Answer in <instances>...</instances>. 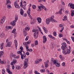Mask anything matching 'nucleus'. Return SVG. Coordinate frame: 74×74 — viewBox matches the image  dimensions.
Here are the masks:
<instances>
[{
    "mask_svg": "<svg viewBox=\"0 0 74 74\" xmlns=\"http://www.w3.org/2000/svg\"><path fill=\"white\" fill-rule=\"evenodd\" d=\"M43 43L44 44L45 43V42L47 41V37H46V36H43Z\"/></svg>",
    "mask_w": 74,
    "mask_h": 74,
    "instance_id": "obj_11",
    "label": "nucleus"
},
{
    "mask_svg": "<svg viewBox=\"0 0 74 74\" xmlns=\"http://www.w3.org/2000/svg\"><path fill=\"white\" fill-rule=\"evenodd\" d=\"M12 62H13V63H14V64H15V63H16V61L15 60H14L13 61H12Z\"/></svg>",
    "mask_w": 74,
    "mask_h": 74,
    "instance_id": "obj_49",
    "label": "nucleus"
},
{
    "mask_svg": "<svg viewBox=\"0 0 74 74\" xmlns=\"http://www.w3.org/2000/svg\"><path fill=\"white\" fill-rule=\"evenodd\" d=\"M60 58L61 59V60H62L63 58H62V55H60Z\"/></svg>",
    "mask_w": 74,
    "mask_h": 74,
    "instance_id": "obj_47",
    "label": "nucleus"
},
{
    "mask_svg": "<svg viewBox=\"0 0 74 74\" xmlns=\"http://www.w3.org/2000/svg\"><path fill=\"white\" fill-rule=\"evenodd\" d=\"M62 65L64 67V66H66V65H65V62H63V63L62 64Z\"/></svg>",
    "mask_w": 74,
    "mask_h": 74,
    "instance_id": "obj_44",
    "label": "nucleus"
},
{
    "mask_svg": "<svg viewBox=\"0 0 74 74\" xmlns=\"http://www.w3.org/2000/svg\"><path fill=\"white\" fill-rule=\"evenodd\" d=\"M40 71L41 73H42V72H45V69H41Z\"/></svg>",
    "mask_w": 74,
    "mask_h": 74,
    "instance_id": "obj_41",
    "label": "nucleus"
},
{
    "mask_svg": "<svg viewBox=\"0 0 74 74\" xmlns=\"http://www.w3.org/2000/svg\"><path fill=\"white\" fill-rule=\"evenodd\" d=\"M28 51H29V52H32L33 51V49H28Z\"/></svg>",
    "mask_w": 74,
    "mask_h": 74,
    "instance_id": "obj_43",
    "label": "nucleus"
},
{
    "mask_svg": "<svg viewBox=\"0 0 74 74\" xmlns=\"http://www.w3.org/2000/svg\"><path fill=\"white\" fill-rule=\"evenodd\" d=\"M32 8L33 9L35 10V9H36V6L34 5H32Z\"/></svg>",
    "mask_w": 74,
    "mask_h": 74,
    "instance_id": "obj_36",
    "label": "nucleus"
},
{
    "mask_svg": "<svg viewBox=\"0 0 74 74\" xmlns=\"http://www.w3.org/2000/svg\"><path fill=\"white\" fill-rule=\"evenodd\" d=\"M5 69H3L2 70V74H4L5 73Z\"/></svg>",
    "mask_w": 74,
    "mask_h": 74,
    "instance_id": "obj_34",
    "label": "nucleus"
},
{
    "mask_svg": "<svg viewBox=\"0 0 74 74\" xmlns=\"http://www.w3.org/2000/svg\"><path fill=\"white\" fill-rule=\"evenodd\" d=\"M16 68L17 70H20L21 69V67L20 66H17Z\"/></svg>",
    "mask_w": 74,
    "mask_h": 74,
    "instance_id": "obj_33",
    "label": "nucleus"
},
{
    "mask_svg": "<svg viewBox=\"0 0 74 74\" xmlns=\"http://www.w3.org/2000/svg\"><path fill=\"white\" fill-rule=\"evenodd\" d=\"M14 43L15 44V46H16V45L18 46V42H17V41H16V40H14Z\"/></svg>",
    "mask_w": 74,
    "mask_h": 74,
    "instance_id": "obj_32",
    "label": "nucleus"
},
{
    "mask_svg": "<svg viewBox=\"0 0 74 74\" xmlns=\"http://www.w3.org/2000/svg\"><path fill=\"white\" fill-rule=\"evenodd\" d=\"M25 47H26V49H27V52H29V51H28V49H29V45H26Z\"/></svg>",
    "mask_w": 74,
    "mask_h": 74,
    "instance_id": "obj_24",
    "label": "nucleus"
},
{
    "mask_svg": "<svg viewBox=\"0 0 74 74\" xmlns=\"http://www.w3.org/2000/svg\"><path fill=\"white\" fill-rule=\"evenodd\" d=\"M71 16H73L74 15V13H71Z\"/></svg>",
    "mask_w": 74,
    "mask_h": 74,
    "instance_id": "obj_56",
    "label": "nucleus"
},
{
    "mask_svg": "<svg viewBox=\"0 0 74 74\" xmlns=\"http://www.w3.org/2000/svg\"><path fill=\"white\" fill-rule=\"evenodd\" d=\"M63 35L62 34H59V37H63Z\"/></svg>",
    "mask_w": 74,
    "mask_h": 74,
    "instance_id": "obj_46",
    "label": "nucleus"
},
{
    "mask_svg": "<svg viewBox=\"0 0 74 74\" xmlns=\"http://www.w3.org/2000/svg\"><path fill=\"white\" fill-rule=\"evenodd\" d=\"M22 1H23L22 0L21 1V2L20 7H23L24 10H26V4H25L23 5V3H22Z\"/></svg>",
    "mask_w": 74,
    "mask_h": 74,
    "instance_id": "obj_6",
    "label": "nucleus"
},
{
    "mask_svg": "<svg viewBox=\"0 0 74 74\" xmlns=\"http://www.w3.org/2000/svg\"><path fill=\"white\" fill-rule=\"evenodd\" d=\"M59 26L60 27H63V25H62V24H60L59 25Z\"/></svg>",
    "mask_w": 74,
    "mask_h": 74,
    "instance_id": "obj_61",
    "label": "nucleus"
},
{
    "mask_svg": "<svg viewBox=\"0 0 74 74\" xmlns=\"http://www.w3.org/2000/svg\"><path fill=\"white\" fill-rule=\"evenodd\" d=\"M23 34H27L26 31V30H24L23 31Z\"/></svg>",
    "mask_w": 74,
    "mask_h": 74,
    "instance_id": "obj_48",
    "label": "nucleus"
},
{
    "mask_svg": "<svg viewBox=\"0 0 74 74\" xmlns=\"http://www.w3.org/2000/svg\"><path fill=\"white\" fill-rule=\"evenodd\" d=\"M62 10H63V9H61L60 10L59 12H58V13H59V14L61 15L62 14Z\"/></svg>",
    "mask_w": 74,
    "mask_h": 74,
    "instance_id": "obj_27",
    "label": "nucleus"
},
{
    "mask_svg": "<svg viewBox=\"0 0 74 74\" xmlns=\"http://www.w3.org/2000/svg\"><path fill=\"white\" fill-rule=\"evenodd\" d=\"M23 44L24 45H25V46H26V45H27L26 44V42H24L23 43Z\"/></svg>",
    "mask_w": 74,
    "mask_h": 74,
    "instance_id": "obj_55",
    "label": "nucleus"
},
{
    "mask_svg": "<svg viewBox=\"0 0 74 74\" xmlns=\"http://www.w3.org/2000/svg\"><path fill=\"white\" fill-rule=\"evenodd\" d=\"M34 23H35V22H34V21L33 22L32 21V22H30L31 24H34Z\"/></svg>",
    "mask_w": 74,
    "mask_h": 74,
    "instance_id": "obj_54",
    "label": "nucleus"
},
{
    "mask_svg": "<svg viewBox=\"0 0 74 74\" xmlns=\"http://www.w3.org/2000/svg\"><path fill=\"white\" fill-rule=\"evenodd\" d=\"M25 30L28 31L30 30V28L29 27H26L25 28Z\"/></svg>",
    "mask_w": 74,
    "mask_h": 74,
    "instance_id": "obj_35",
    "label": "nucleus"
},
{
    "mask_svg": "<svg viewBox=\"0 0 74 74\" xmlns=\"http://www.w3.org/2000/svg\"><path fill=\"white\" fill-rule=\"evenodd\" d=\"M62 45L61 49L63 50V53H65L66 54H69L71 52L70 49H71L70 46H69V49H68L67 45L64 42L62 44Z\"/></svg>",
    "mask_w": 74,
    "mask_h": 74,
    "instance_id": "obj_1",
    "label": "nucleus"
},
{
    "mask_svg": "<svg viewBox=\"0 0 74 74\" xmlns=\"http://www.w3.org/2000/svg\"><path fill=\"white\" fill-rule=\"evenodd\" d=\"M34 34H35L34 35H38V33L35 32Z\"/></svg>",
    "mask_w": 74,
    "mask_h": 74,
    "instance_id": "obj_64",
    "label": "nucleus"
},
{
    "mask_svg": "<svg viewBox=\"0 0 74 74\" xmlns=\"http://www.w3.org/2000/svg\"><path fill=\"white\" fill-rule=\"evenodd\" d=\"M4 20H5V19L4 18H3L1 20V24H3V23H4Z\"/></svg>",
    "mask_w": 74,
    "mask_h": 74,
    "instance_id": "obj_17",
    "label": "nucleus"
},
{
    "mask_svg": "<svg viewBox=\"0 0 74 74\" xmlns=\"http://www.w3.org/2000/svg\"><path fill=\"white\" fill-rule=\"evenodd\" d=\"M12 57H13V58H16V57H17V56H16V55H13L12 56Z\"/></svg>",
    "mask_w": 74,
    "mask_h": 74,
    "instance_id": "obj_45",
    "label": "nucleus"
},
{
    "mask_svg": "<svg viewBox=\"0 0 74 74\" xmlns=\"http://www.w3.org/2000/svg\"><path fill=\"white\" fill-rule=\"evenodd\" d=\"M67 16H64V19H67Z\"/></svg>",
    "mask_w": 74,
    "mask_h": 74,
    "instance_id": "obj_62",
    "label": "nucleus"
},
{
    "mask_svg": "<svg viewBox=\"0 0 74 74\" xmlns=\"http://www.w3.org/2000/svg\"><path fill=\"white\" fill-rule=\"evenodd\" d=\"M11 42H9L7 44V45H6V47H10L11 46Z\"/></svg>",
    "mask_w": 74,
    "mask_h": 74,
    "instance_id": "obj_12",
    "label": "nucleus"
},
{
    "mask_svg": "<svg viewBox=\"0 0 74 74\" xmlns=\"http://www.w3.org/2000/svg\"><path fill=\"white\" fill-rule=\"evenodd\" d=\"M35 45H38V41L37 40L35 41Z\"/></svg>",
    "mask_w": 74,
    "mask_h": 74,
    "instance_id": "obj_40",
    "label": "nucleus"
},
{
    "mask_svg": "<svg viewBox=\"0 0 74 74\" xmlns=\"http://www.w3.org/2000/svg\"><path fill=\"white\" fill-rule=\"evenodd\" d=\"M23 55H22V53H20V55H21V59L23 60V59H25L26 58V53H25V52L24 51H23Z\"/></svg>",
    "mask_w": 74,
    "mask_h": 74,
    "instance_id": "obj_5",
    "label": "nucleus"
},
{
    "mask_svg": "<svg viewBox=\"0 0 74 74\" xmlns=\"http://www.w3.org/2000/svg\"><path fill=\"white\" fill-rule=\"evenodd\" d=\"M4 44V43H2L1 44V49H3V45Z\"/></svg>",
    "mask_w": 74,
    "mask_h": 74,
    "instance_id": "obj_29",
    "label": "nucleus"
},
{
    "mask_svg": "<svg viewBox=\"0 0 74 74\" xmlns=\"http://www.w3.org/2000/svg\"><path fill=\"white\" fill-rule=\"evenodd\" d=\"M48 36L49 37V38H52L53 40H55L56 39L55 38L52 37V36L51 35H49Z\"/></svg>",
    "mask_w": 74,
    "mask_h": 74,
    "instance_id": "obj_22",
    "label": "nucleus"
},
{
    "mask_svg": "<svg viewBox=\"0 0 74 74\" xmlns=\"http://www.w3.org/2000/svg\"><path fill=\"white\" fill-rule=\"evenodd\" d=\"M71 38H72V40H73V41L74 42V37H71Z\"/></svg>",
    "mask_w": 74,
    "mask_h": 74,
    "instance_id": "obj_52",
    "label": "nucleus"
},
{
    "mask_svg": "<svg viewBox=\"0 0 74 74\" xmlns=\"http://www.w3.org/2000/svg\"><path fill=\"white\" fill-rule=\"evenodd\" d=\"M15 20L12 21L11 23V25H12V26H15V25L16 24V22L18 21V16H15Z\"/></svg>",
    "mask_w": 74,
    "mask_h": 74,
    "instance_id": "obj_4",
    "label": "nucleus"
},
{
    "mask_svg": "<svg viewBox=\"0 0 74 74\" xmlns=\"http://www.w3.org/2000/svg\"><path fill=\"white\" fill-rule=\"evenodd\" d=\"M38 8L39 10H38L37 11H41V8H42L41 7V5L40 6H38Z\"/></svg>",
    "mask_w": 74,
    "mask_h": 74,
    "instance_id": "obj_25",
    "label": "nucleus"
},
{
    "mask_svg": "<svg viewBox=\"0 0 74 74\" xmlns=\"http://www.w3.org/2000/svg\"><path fill=\"white\" fill-rule=\"evenodd\" d=\"M11 26H6L5 27L6 29H11Z\"/></svg>",
    "mask_w": 74,
    "mask_h": 74,
    "instance_id": "obj_30",
    "label": "nucleus"
},
{
    "mask_svg": "<svg viewBox=\"0 0 74 74\" xmlns=\"http://www.w3.org/2000/svg\"><path fill=\"white\" fill-rule=\"evenodd\" d=\"M29 18H30V19H33V18H32V16H31V15H30L29 16Z\"/></svg>",
    "mask_w": 74,
    "mask_h": 74,
    "instance_id": "obj_60",
    "label": "nucleus"
},
{
    "mask_svg": "<svg viewBox=\"0 0 74 74\" xmlns=\"http://www.w3.org/2000/svg\"><path fill=\"white\" fill-rule=\"evenodd\" d=\"M7 6L8 8L9 9H10V8H12L11 5H10V4L8 5Z\"/></svg>",
    "mask_w": 74,
    "mask_h": 74,
    "instance_id": "obj_31",
    "label": "nucleus"
},
{
    "mask_svg": "<svg viewBox=\"0 0 74 74\" xmlns=\"http://www.w3.org/2000/svg\"><path fill=\"white\" fill-rule=\"evenodd\" d=\"M40 62L39 61V60L38 59L36 60L35 62V64H38Z\"/></svg>",
    "mask_w": 74,
    "mask_h": 74,
    "instance_id": "obj_26",
    "label": "nucleus"
},
{
    "mask_svg": "<svg viewBox=\"0 0 74 74\" xmlns=\"http://www.w3.org/2000/svg\"><path fill=\"white\" fill-rule=\"evenodd\" d=\"M54 17V16L52 15L50 18H47L46 19V22L47 25H49V23L51 22H51H56V23L58 22V21H56L55 20L53 19Z\"/></svg>",
    "mask_w": 74,
    "mask_h": 74,
    "instance_id": "obj_2",
    "label": "nucleus"
},
{
    "mask_svg": "<svg viewBox=\"0 0 74 74\" xmlns=\"http://www.w3.org/2000/svg\"><path fill=\"white\" fill-rule=\"evenodd\" d=\"M31 42V41L29 40L28 41L26 42V45H27V44H30V43Z\"/></svg>",
    "mask_w": 74,
    "mask_h": 74,
    "instance_id": "obj_38",
    "label": "nucleus"
},
{
    "mask_svg": "<svg viewBox=\"0 0 74 74\" xmlns=\"http://www.w3.org/2000/svg\"><path fill=\"white\" fill-rule=\"evenodd\" d=\"M71 13H74V10H71Z\"/></svg>",
    "mask_w": 74,
    "mask_h": 74,
    "instance_id": "obj_59",
    "label": "nucleus"
},
{
    "mask_svg": "<svg viewBox=\"0 0 74 74\" xmlns=\"http://www.w3.org/2000/svg\"><path fill=\"white\" fill-rule=\"evenodd\" d=\"M17 1H16V2H14V6L16 8H20V6H19V5L18 4V3H17Z\"/></svg>",
    "mask_w": 74,
    "mask_h": 74,
    "instance_id": "obj_9",
    "label": "nucleus"
},
{
    "mask_svg": "<svg viewBox=\"0 0 74 74\" xmlns=\"http://www.w3.org/2000/svg\"><path fill=\"white\" fill-rule=\"evenodd\" d=\"M20 49L21 50L19 51H17V53L18 54H20V53H22V52H23L24 51L23 50V47L22 46H21L20 48Z\"/></svg>",
    "mask_w": 74,
    "mask_h": 74,
    "instance_id": "obj_7",
    "label": "nucleus"
},
{
    "mask_svg": "<svg viewBox=\"0 0 74 74\" xmlns=\"http://www.w3.org/2000/svg\"><path fill=\"white\" fill-rule=\"evenodd\" d=\"M56 64V67H60V63H58V61H57L56 62L55 64Z\"/></svg>",
    "mask_w": 74,
    "mask_h": 74,
    "instance_id": "obj_15",
    "label": "nucleus"
},
{
    "mask_svg": "<svg viewBox=\"0 0 74 74\" xmlns=\"http://www.w3.org/2000/svg\"><path fill=\"white\" fill-rule=\"evenodd\" d=\"M53 34L54 36H56L57 35V34L56 32H53Z\"/></svg>",
    "mask_w": 74,
    "mask_h": 74,
    "instance_id": "obj_42",
    "label": "nucleus"
},
{
    "mask_svg": "<svg viewBox=\"0 0 74 74\" xmlns=\"http://www.w3.org/2000/svg\"><path fill=\"white\" fill-rule=\"evenodd\" d=\"M29 62V59L28 58L26 59H25L24 61V67L23 68L24 69L26 68V67H27V66H28V62Z\"/></svg>",
    "mask_w": 74,
    "mask_h": 74,
    "instance_id": "obj_3",
    "label": "nucleus"
},
{
    "mask_svg": "<svg viewBox=\"0 0 74 74\" xmlns=\"http://www.w3.org/2000/svg\"><path fill=\"white\" fill-rule=\"evenodd\" d=\"M12 69H13V70H14V65H12Z\"/></svg>",
    "mask_w": 74,
    "mask_h": 74,
    "instance_id": "obj_63",
    "label": "nucleus"
},
{
    "mask_svg": "<svg viewBox=\"0 0 74 74\" xmlns=\"http://www.w3.org/2000/svg\"><path fill=\"white\" fill-rule=\"evenodd\" d=\"M51 48L52 49H53V47H54V46L53 44H52L51 45Z\"/></svg>",
    "mask_w": 74,
    "mask_h": 74,
    "instance_id": "obj_51",
    "label": "nucleus"
},
{
    "mask_svg": "<svg viewBox=\"0 0 74 74\" xmlns=\"http://www.w3.org/2000/svg\"><path fill=\"white\" fill-rule=\"evenodd\" d=\"M37 19L39 23H41V18H40L38 17Z\"/></svg>",
    "mask_w": 74,
    "mask_h": 74,
    "instance_id": "obj_18",
    "label": "nucleus"
},
{
    "mask_svg": "<svg viewBox=\"0 0 74 74\" xmlns=\"http://www.w3.org/2000/svg\"><path fill=\"white\" fill-rule=\"evenodd\" d=\"M68 7H70L71 8H72V9H74V4L72 3H69L68 5Z\"/></svg>",
    "mask_w": 74,
    "mask_h": 74,
    "instance_id": "obj_8",
    "label": "nucleus"
},
{
    "mask_svg": "<svg viewBox=\"0 0 74 74\" xmlns=\"http://www.w3.org/2000/svg\"><path fill=\"white\" fill-rule=\"evenodd\" d=\"M4 54V52L3 51H1L0 52V56H2L3 54Z\"/></svg>",
    "mask_w": 74,
    "mask_h": 74,
    "instance_id": "obj_28",
    "label": "nucleus"
},
{
    "mask_svg": "<svg viewBox=\"0 0 74 74\" xmlns=\"http://www.w3.org/2000/svg\"><path fill=\"white\" fill-rule=\"evenodd\" d=\"M6 2H7V4H9V3H11V2H10V0H6Z\"/></svg>",
    "mask_w": 74,
    "mask_h": 74,
    "instance_id": "obj_39",
    "label": "nucleus"
},
{
    "mask_svg": "<svg viewBox=\"0 0 74 74\" xmlns=\"http://www.w3.org/2000/svg\"><path fill=\"white\" fill-rule=\"evenodd\" d=\"M30 10H31V9H30V8L29 7L28 8V10L27 11V13L28 14V15H30L31 13L30 12Z\"/></svg>",
    "mask_w": 74,
    "mask_h": 74,
    "instance_id": "obj_20",
    "label": "nucleus"
},
{
    "mask_svg": "<svg viewBox=\"0 0 74 74\" xmlns=\"http://www.w3.org/2000/svg\"><path fill=\"white\" fill-rule=\"evenodd\" d=\"M49 63V60H47V62H45L44 64L46 67H48V64Z\"/></svg>",
    "mask_w": 74,
    "mask_h": 74,
    "instance_id": "obj_10",
    "label": "nucleus"
},
{
    "mask_svg": "<svg viewBox=\"0 0 74 74\" xmlns=\"http://www.w3.org/2000/svg\"><path fill=\"white\" fill-rule=\"evenodd\" d=\"M51 62H53V64H55V63L56 62V60H54V59L53 58H51Z\"/></svg>",
    "mask_w": 74,
    "mask_h": 74,
    "instance_id": "obj_16",
    "label": "nucleus"
},
{
    "mask_svg": "<svg viewBox=\"0 0 74 74\" xmlns=\"http://www.w3.org/2000/svg\"><path fill=\"white\" fill-rule=\"evenodd\" d=\"M29 52H27L26 53V55H27V56L29 55Z\"/></svg>",
    "mask_w": 74,
    "mask_h": 74,
    "instance_id": "obj_58",
    "label": "nucleus"
},
{
    "mask_svg": "<svg viewBox=\"0 0 74 74\" xmlns=\"http://www.w3.org/2000/svg\"><path fill=\"white\" fill-rule=\"evenodd\" d=\"M16 31V29L14 28L12 31V33H15V31Z\"/></svg>",
    "mask_w": 74,
    "mask_h": 74,
    "instance_id": "obj_37",
    "label": "nucleus"
},
{
    "mask_svg": "<svg viewBox=\"0 0 74 74\" xmlns=\"http://www.w3.org/2000/svg\"><path fill=\"white\" fill-rule=\"evenodd\" d=\"M28 37H29L28 36H27L26 37V38L25 39V41H27V40H28V38H27Z\"/></svg>",
    "mask_w": 74,
    "mask_h": 74,
    "instance_id": "obj_53",
    "label": "nucleus"
},
{
    "mask_svg": "<svg viewBox=\"0 0 74 74\" xmlns=\"http://www.w3.org/2000/svg\"><path fill=\"white\" fill-rule=\"evenodd\" d=\"M20 13L21 15H23L24 14V11H23V9L22 8H21L20 9Z\"/></svg>",
    "mask_w": 74,
    "mask_h": 74,
    "instance_id": "obj_13",
    "label": "nucleus"
},
{
    "mask_svg": "<svg viewBox=\"0 0 74 74\" xmlns=\"http://www.w3.org/2000/svg\"><path fill=\"white\" fill-rule=\"evenodd\" d=\"M43 30H44V31L45 32V33H47V32H48V30H47V29L45 27H42Z\"/></svg>",
    "mask_w": 74,
    "mask_h": 74,
    "instance_id": "obj_19",
    "label": "nucleus"
},
{
    "mask_svg": "<svg viewBox=\"0 0 74 74\" xmlns=\"http://www.w3.org/2000/svg\"><path fill=\"white\" fill-rule=\"evenodd\" d=\"M4 35H5L3 33H1L0 34V37L3 38V37H4Z\"/></svg>",
    "mask_w": 74,
    "mask_h": 74,
    "instance_id": "obj_23",
    "label": "nucleus"
},
{
    "mask_svg": "<svg viewBox=\"0 0 74 74\" xmlns=\"http://www.w3.org/2000/svg\"><path fill=\"white\" fill-rule=\"evenodd\" d=\"M41 7L42 9H43V10H44L46 11L47 10V8H46V7H45L44 6L42 5H41Z\"/></svg>",
    "mask_w": 74,
    "mask_h": 74,
    "instance_id": "obj_21",
    "label": "nucleus"
},
{
    "mask_svg": "<svg viewBox=\"0 0 74 74\" xmlns=\"http://www.w3.org/2000/svg\"><path fill=\"white\" fill-rule=\"evenodd\" d=\"M6 71L8 72V73L9 74H12V73L10 71V70L9 68H7L6 69Z\"/></svg>",
    "mask_w": 74,
    "mask_h": 74,
    "instance_id": "obj_14",
    "label": "nucleus"
},
{
    "mask_svg": "<svg viewBox=\"0 0 74 74\" xmlns=\"http://www.w3.org/2000/svg\"><path fill=\"white\" fill-rule=\"evenodd\" d=\"M68 13H69V12L68 11L66 10L65 12V14H68Z\"/></svg>",
    "mask_w": 74,
    "mask_h": 74,
    "instance_id": "obj_57",
    "label": "nucleus"
},
{
    "mask_svg": "<svg viewBox=\"0 0 74 74\" xmlns=\"http://www.w3.org/2000/svg\"><path fill=\"white\" fill-rule=\"evenodd\" d=\"M34 36L35 37V38H37L38 37V35H34Z\"/></svg>",
    "mask_w": 74,
    "mask_h": 74,
    "instance_id": "obj_50",
    "label": "nucleus"
}]
</instances>
